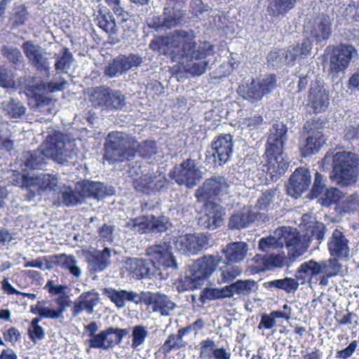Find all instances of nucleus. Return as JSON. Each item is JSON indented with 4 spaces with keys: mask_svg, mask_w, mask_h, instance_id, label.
<instances>
[{
    "mask_svg": "<svg viewBox=\"0 0 359 359\" xmlns=\"http://www.w3.org/2000/svg\"><path fill=\"white\" fill-rule=\"evenodd\" d=\"M77 151L74 140H67L63 134L55 131L46 137L40 149L29 153L25 165L31 169H41L47 158L63 164L73 159Z\"/></svg>",
    "mask_w": 359,
    "mask_h": 359,
    "instance_id": "obj_2",
    "label": "nucleus"
},
{
    "mask_svg": "<svg viewBox=\"0 0 359 359\" xmlns=\"http://www.w3.org/2000/svg\"><path fill=\"white\" fill-rule=\"evenodd\" d=\"M339 190L336 188L332 189L331 190H328L325 187V179L324 177L318 172L316 173L314 183L312 187L311 192L309 194V197L310 198H317L323 193H325L327 197L330 199V201H334L336 199L334 197H331L330 195L332 193L338 192Z\"/></svg>",
    "mask_w": 359,
    "mask_h": 359,
    "instance_id": "obj_41",
    "label": "nucleus"
},
{
    "mask_svg": "<svg viewBox=\"0 0 359 359\" xmlns=\"http://www.w3.org/2000/svg\"><path fill=\"white\" fill-rule=\"evenodd\" d=\"M256 262L259 263V270H265L271 267H282L287 264V258L284 255H257Z\"/></svg>",
    "mask_w": 359,
    "mask_h": 359,
    "instance_id": "obj_40",
    "label": "nucleus"
},
{
    "mask_svg": "<svg viewBox=\"0 0 359 359\" xmlns=\"http://www.w3.org/2000/svg\"><path fill=\"white\" fill-rule=\"evenodd\" d=\"M61 53L62 55L57 57L55 67L56 70L67 72L73 61V56L67 48H63Z\"/></svg>",
    "mask_w": 359,
    "mask_h": 359,
    "instance_id": "obj_54",
    "label": "nucleus"
},
{
    "mask_svg": "<svg viewBox=\"0 0 359 359\" xmlns=\"http://www.w3.org/2000/svg\"><path fill=\"white\" fill-rule=\"evenodd\" d=\"M137 148L139 154L145 158H150L157 154L155 142L147 140L139 144L128 135L114 131L107 136L104 157L110 163L128 161L135 156Z\"/></svg>",
    "mask_w": 359,
    "mask_h": 359,
    "instance_id": "obj_3",
    "label": "nucleus"
},
{
    "mask_svg": "<svg viewBox=\"0 0 359 359\" xmlns=\"http://www.w3.org/2000/svg\"><path fill=\"white\" fill-rule=\"evenodd\" d=\"M147 255L150 257L149 261L158 264L177 269V263L171 252V246L166 242H161L147 249Z\"/></svg>",
    "mask_w": 359,
    "mask_h": 359,
    "instance_id": "obj_22",
    "label": "nucleus"
},
{
    "mask_svg": "<svg viewBox=\"0 0 359 359\" xmlns=\"http://www.w3.org/2000/svg\"><path fill=\"white\" fill-rule=\"evenodd\" d=\"M170 177L178 184L192 188L203 178V172L195 160L187 158L170 171Z\"/></svg>",
    "mask_w": 359,
    "mask_h": 359,
    "instance_id": "obj_11",
    "label": "nucleus"
},
{
    "mask_svg": "<svg viewBox=\"0 0 359 359\" xmlns=\"http://www.w3.org/2000/svg\"><path fill=\"white\" fill-rule=\"evenodd\" d=\"M168 222L166 218H158L153 215H151V217H143L136 218L128 223V227L133 231L140 233H144L147 229H156L159 232H163L168 229Z\"/></svg>",
    "mask_w": 359,
    "mask_h": 359,
    "instance_id": "obj_27",
    "label": "nucleus"
},
{
    "mask_svg": "<svg viewBox=\"0 0 359 359\" xmlns=\"http://www.w3.org/2000/svg\"><path fill=\"white\" fill-rule=\"evenodd\" d=\"M126 269L135 278H151L158 273V268L155 263L147 259L128 258L125 262Z\"/></svg>",
    "mask_w": 359,
    "mask_h": 359,
    "instance_id": "obj_23",
    "label": "nucleus"
},
{
    "mask_svg": "<svg viewBox=\"0 0 359 359\" xmlns=\"http://www.w3.org/2000/svg\"><path fill=\"white\" fill-rule=\"evenodd\" d=\"M231 182L221 175H213L206 179L196 190L195 196L199 202L211 201L215 197H220L229 194Z\"/></svg>",
    "mask_w": 359,
    "mask_h": 359,
    "instance_id": "obj_10",
    "label": "nucleus"
},
{
    "mask_svg": "<svg viewBox=\"0 0 359 359\" xmlns=\"http://www.w3.org/2000/svg\"><path fill=\"white\" fill-rule=\"evenodd\" d=\"M283 246L287 248L288 259L292 262L302 256L308 249L307 243L301 241L297 229L290 226L280 227L273 234L259 241V249L264 252H270L272 250L282 248Z\"/></svg>",
    "mask_w": 359,
    "mask_h": 359,
    "instance_id": "obj_6",
    "label": "nucleus"
},
{
    "mask_svg": "<svg viewBox=\"0 0 359 359\" xmlns=\"http://www.w3.org/2000/svg\"><path fill=\"white\" fill-rule=\"evenodd\" d=\"M98 297L96 293L84 292L74 302V312H86L91 313L93 312V307L97 304Z\"/></svg>",
    "mask_w": 359,
    "mask_h": 359,
    "instance_id": "obj_38",
    "label": "nucleus"
},
{
    "mask_svg": "<svg viewBox=\"0 0 359 359\" xmlns=\"http://www.w3.org/2000/svg\"><path fill=\"white\" fill-rule=\"evenodd\" d=\"M178 251L185 255H196L208 245V239L203 234L186 233L177 236L174 241Z\"/></svg>",
    "mask_w": 359,
    "mask_h": 359,
    "instance_id": "obj_18",
    "label": "nucleus"
},
{
    "mask_svg": "<svg viewBox=\"0 0 359 359\" xmlns=\"http://www.w3.org/2000/svg\"><path fill=\"white\" fill-rule=\"evenodd\" d=\"M233 262H224L218 271V283L219 284L228 283L240 276L243 272L241 266L232 264Z\"/></svg>",
    "mask_w": 359,
    "mask_h": 359,
    "instance_id": "obj_39",
    "label": "nucleus"
},
{
    "mask_svg": "<svg viewBox=\"0 0 359 359\" xmlns=\"http://www.w3.org/2000/svg\"><path fill=\"white\" fill-rule=\"evenodd\" d=\"M11 131L10 124L0 121V149L11 151L13 148V142L11 140Z\"/></svg>",
    "mask_w": 359,
    "mask_h": 359,
    "instance_id": "obj_50",
    "label": "nucleus"
},
{
    "mask_svg": "<svg viewBox=\"0 0 359 359\" xmlns=\"http://www.w3.org/2000/svg\"><path fill=\"white\" fill-rule=\"evenodd\" d=\"M308 105L315 113L324 112L330 105V93L323 86L312 85L309 95Z\"/></svg>",
    "mask_w": 359,
    "mask_h": 359,
    "instance_id": "obj_30",
    "label": "nucleus"
},
{
    "mask_svg": "<svg viewBox=\"0 0 359 359\" xmlns=\"http://www.w3.org/2000/svg\"><path fill=\"white\" fill-rule=\"evenodd\" d=\"M332 19L326 13L316 15L304 25L305 33L317 43L327 41L332 34Z\"/></svg>",
    "mask_w": 359,
    "mask_h": 359,
    "instance_id": "obj_13",
    "label": "nucleus"
},
{
    "mask_svg": "<svg viewBox=\"0 0 359 359\" xmlns=\"http://www.w3.org/2000/svg\"><path fill=\"white\" fill-rule=\"evenodd\" d=\"M150 48L161 55H168L180 68L194 76L205 72L209 65L208 57L213 55L212 46L209 43L197 45L192 30H177L170 39L159 37L152 40Z\"/></svg>",
    "mask_w": 359,
    "mask_h": 359,
    "instance_id": "obj_1",
    "label": "nucleus"
},
{
    "mask_svg": "<svg viewBox=\"0 0 359 359\" xmlns=\"http://www.w3.org/2000/svg\"><path fill=\"white\" fill-rule=\"evenodd\" d=\"M128 332V329L113 327L107 328L88 340L90 347L103 350L111 348L120 344Z\"/></svg>",
    "mask_w": 359,
    "mask_h": 359,
    "instance_id": "obj_16",
    "label": "nucleus"
},
{
    "mask_svg": "<svg viewBox=\"0 0 359 359\" xmlns=\"http://www.w3.org/2000/svg\"><path fill=\"white\" fill-rule=\"evenodd\" d=\"M57 262L62 267L67 269L74 276L79 278L82 273V270L79 266V262L74 255L61 254L56 257Z\"/></svg>",
    "mask_w": 359,
    "mask_h": 359,
    "instance_id": "obj_43",
    "label": "nucleus"
},
{
    "mask_svg": "<svg viewBox=\"0 0 359 359\" xmlns=\"http://www.w3.org/2000/svg\"><path fill=\"white\" fill-rule=\"evenodd\" d=\"M126 72L119 55L114 58L104 69V74L109 77H117Z\"/></svg>",
    "mask_w": 359,
    "mask_h": 359,
    "instance_id": "obj_55",
    "label": "nucleus"
},
{
    "mask_svg": "<svg viewBox=\"0 0 359 359\" xmlns=\"http://www.w3.org/2000/svg\"><path fill=\"white\" fill-rule=\"evenodd\" d=\"M231 296L234 294L248 295L257 290V284L252 280H238L229 285Z\"/></svg>",
    "mask_w": 359,
    "mask_h": 359,
    "instance_id": "obj_45",
    "label": "nucleus"
},
{
    "mask_svg": "<svg viewBox=\"0 0 359 359\" xmlns=\"http://www.w3.org/2000/svg\"><path fill=\"white\" fill-rule=\"evenodd\" d=\"M248 245L245 242H233L228 244L224 249L225 259L229 262H239L247 256Z\"/></svg>",
    "mask_w": 359,
    "mask_h": 359,
    "instance_id": "obj_36",
    "label": "nucleus"
},
{
    "mask_svg": "<svg viewBox=\"0 0 359 359\" xmlns=\"http://www.w3.org/2000/svg\"><path fill=\"white\" fill-rule=\"evenodd\" d=\"M66 81H62L59 83L57 82H49L46 83H41L36 86H29V89H32L33 91L41 92L43 90L46 93H53L57 90H61L65 88L67 86ZM51 100L42 96L41 95H38L36 92H34V96L30 100L29 105L32 109H38L41 110L44 107H48L50 104Z\"/></svg>",
    "mask_w": 359,
    "mask_h": 359,
    "instance_id": "obj_24",
    "label": "nucleus"
},
{
    "mask_svg": "<svg viewBox=\"0 0 359 359\" xmlns=\"http://www.w3.org/2000/svg\"><path fill=\"white\" fill-rule=\"evenodd\" d=\"M297 0H268L267 14L276 19L283 18L293 9Z\"/></svg>",
    "mask_w": 359,
    "mask_h": 359,
    "instance_id": "obj_35",
    "label": "nucleus"
},
{
    "mask_svg": "<svg viewBox=\"0 0 359 359\" xmlns=\"http://www.w3.org/2000/svg\"><path fill=\"white\" fill-rule=\"evenodd\" d=\"M276 86L274 75L264 76L259 81L253 80L249 85L240 88L242 97L252 103L259 101Z\"/></svg>",
    "mask_w": 359,
    "mask_h": 359,
    "instance_id": "obj_15",
    "label": "nucleus"
},
{
    "mask_svg": "<svg viewBox=\"0 0 359 359\" xmlns=\"http://www.w3.org/2000/svg\"><path fill=\"white\" fill-rule=\"evenodd\" d=\"M23 52L29 62L36 69L46 77L50 76V61L48 53L39 44L27 41L22 45Z\"/></svg>",
    "mask_w": 359,
    "mask_h": 359,
    "instance_id": "obj_12",
    "label": "nucleus"
},
{
    "mask_svg": "<svg viewBox=\"0 0 359 359\" xmlns=\"http://www.w3.org/2000/svg\"><path fill=\"white\" fill-rule=\"evenodd\" d=\"M58 191L62 193L63 203L67 206L76 205L82 203L83 201V198L81 196L79 191V184H77L75 190H73L69 187H64L63 189L60 187Z\"/></svg>",
    "mask_w": 359,
    "mask_h": 359,
    "instance_id": "obj_48",
    "label": "nucleus"
},
{
    "mask_svg": "<svg viewBox=\"0 0 359 359\" xmlns=\"http://www.w3.org/2000/svg\"><path fill=\"white\" fill-rule=\"evenodd\" d=\"M276 189H269L258 198L256 208L259 210H268L273 208L276 201Z\"/></svg>",
    "mask_w": 359,
    "mask_h": 359,
    "instance_id": "obj_52",
    "label": "nucleus"
},
{
    "mask_svg": "<svg viewBox=\"0 0 359 359\" xmlns=\"http://www.w3.org/2000/svg\"><path fill=\"white\" fill-rule=\"evenodd\" d=\"M311 48L312 43L306 39L302 43L289 48L281 54L285 56V62L288 65H293L296 61L306 58L310 54Z\"/></svg>",
    "mask_w": 359,
    "mask_h": 359,
    "instance_id": "obj_33",
    "label": "nucleus"
},
{
    "mask_svg": "<svg viewBox=\"0 0 359 359\" xmlns=\"http://www.w3.org/2000/svg\"><path fill=\"white\" fill-rule=\"evenodd\" d=\"M206 296L208 298L219 299L231 297L230 292L229 285L225 287L218 289H210L206 292Z\"/></svg>",
    "mask_w": 359,
    "mask_h": 359,
    "instance_id": "obj_63",
    "label": "nucleus"
},
{
    "mask_svg": "<svg viewBox=\"0 0 359 359\" xmlns=\"http://www.w3.org/2000/svg\"><path fill=\"white\" fill-rule=\"evenodd\" d=\"M233 147L232 136L230 134L218 136L212 143V155L215 158V162H217L219 165L226 163L231 156Z\"/></svg>",
    "mask_w": 359,
    "mask_h": 359,
    "instance_id": "obj_28",
    "label": "nucleus"
},
{
    "mask_svg": "<svg viewBox=\"0 0 359 359\" xmlns=\"http://www.w3.org/2000/svg\"><path fill=\"white\" fill-rule=\"evenodd\" d=\"M28 12L25 5L18 4L11 14L10 20L13 26L23 25L28 20Z\"/></svg>",
    "mask_w": 359,
    "mask_h": 359,
    "instance_id": "obj_51",
    "label": "nucleus"
},
{
    "mask_svg": "<svg viewBox=\"0 0 359 359\" xmlns=\"http://www.w3.org/2000/svg\"><path fill=\"white\" fill-rule=\"evenodd\" d=\"M287 139V128L283 124L272 126L265 151L267 171L272 180H276L287 169L288 160L283 152Z\"/></svg>",
    "mask_w": 359,
    "mask_h": 359,
    "instance_id": "obj_5",
    "label": "nucleus"
},
{
    "mask_svg": "<svg viewBox=\"0 0 359 359\" xmlns=\"http://www.w3.org/2000/svg\"><path fill=\"white\" fill-rule=\"evenodd\" d=\"M93 98L95 104L109 111L121 109L126 104L125 95L121 91L105 88L97 89L93 95Z\"/></svg>",
    "mask_w": 359,
    "mask_h": 359,
    "instance_id": "obj_20",
    "label": "nucleus"
},
{
    "mask_svg": "<svg viewBox=\"0 0 359 359\" xmlns=\"http://www.w3.org/2000/svg\"><path fill=\"white\" fill-rule=\"evenodd\" d=\"M338 259V257H332L328 259L320 262L321 273L327 277H333L339 274L341 270V264Z\"/></svg>",
    "mask_w": 359,
    "mask_h": 359,
    "instance_id": "obj_49",
    "label": "nucleus"
},
{
    "mask_svg": "<svg viewBox=\"0 0 359 359\" xmlns=\"http://www.w3.org/2000/svg\"><path fill=\"white\" fill-rule=\"evenodd\" d=\"M357 346V341H353L346 348L338 351L336 353V358L340 359H347L348 358L351 357L353 355Z\"/></svg>",
    "mask_w": 359,
    "mask_h": 359,
    "instance_id": "obj_64",
    "label": "nucleus"
},
{
    "mask_svg": "<svg viewBox=\"0 0 359 359\" xmlns=\"http://www.w3.org/2000/svg\"><path fill=\"white\" fill-rule=\"evenodd\" d=\"M320 262L313 259L302 263L297 269V273L304 274L305 277L313 278L321 274Z\"/></svg>",
    "mask_w": 359,
    "mask_h": 359,
    "instance_id": "obj_53",
    "label": "nucleus"
},
{
    "mask_svg": "<svg viewBox=\"0 0 359 359\" xmlns=\"http://www.w3.org/2000/svg\"><path fill=\"white\" fill-rule=\"evenodd\" d=\"M359 177V159L350 151H338L333 156L332 178L336 184L348 187L355 184Z\"/></svg>",
    "mask_w": 359,
    "mask_h": 359,
    "instance_id": "obj_7",
    "label": "nucleus"
},
{
    "mask_svg": "<svg viewBox=\"0 0 359 359\" xmlns=\"http://www.w3.org/2000/svg\"><path fill=\"white\" fill-rule=\"evenodd\" d=\"M14 85L13 74L5 67H0V86L9 88L13 87Z\"/></svg>",
    "mask_w": 359,
    "mask_h": 359,
    "instance_id": "obj_62",
    "label": "nucleus"
},
{
    "mask_svg": "<svg viewBox=\"0 0 359 359\" xmlns=\"http://www.w3.org/2000/svg\"><path fill=\"white\" fill-rule=\"evenodd\" d=\"M103 294L118 308L126 306L127 302L135 304L144 303L149 312L168 314L169 311L176 307V304L168 296L158 292H141L137 293L132 290L106 287L103 289Z\"/></svg>",
    "mask_w": 359,
    "mask_h": 359,
    "instance_id": "obj_4",
    "label": "nucleus"
},
{
    "mask_svg": "<svg viewBox=\"0 0 359 359\" xmlns=\"http://www.w3.org/2000/svg\"><path fill=\"white\" fill-rule=\"evenodd\" d=\"M257 219V213L250 208H243L233 213L229 219L230 229H241L246 228Z\"/></svg>",
    "mask_w": 359,
    "mask_h": 359,
    "instance_id": "obj_34",
    "label": "nucleus"
},
{
    "mask_svg": "<svg viewBox=\"0 0 359 359\" xmlns=\"http://www.w3.org/2000/svg\"><path fill=\"white\" fill-rule=\"evenodd\" d=\"M119 57L126 72H128L133 68H137L141 66L143 62L142 57L138 54L130 53L128 55H120Z\"/></svg>",
    "mask_w": 359,
    "mask_h": 359,
    "instance_id": "obj_58",
    "label": "nucleus"
},
{
    "mask_svg": "<svg viewBox=\"0 0 359 359\" xmlns=\"http://www.w3.org/2000/svg\"><path fill=\"white\" fill-rule=\"evenodd\" d=\"M1 53L14 65L21 64L24 61L21 51L16 47L5 46L1 49Z\"/></svg>",
    "mask_w": 359,
    "mask_h": 359,
    "instance_id": "obj_57",
    "label": "nucleus"
},
{
    "mask_svg": "<svg viewBox=\"0 0 359 359\" xmlns=\"http://www.w3.org/2000/svg\"><path fill=\"white\" fill-rule=\"evenodd\" d=\"M40 318H36L32 320L31 326L28 330L30 338L33 341L42 339L44 337V332L41 326L38 325Z\"/></svg>",
    "mask_w": 359,
    "mask_h": 359,
    "instance_id": "obj_61",
    "label": "nucleus"
},
{
    "mask_svg": "<svg viewBox=\"0 0 359 359\" xmlns=\"http://www.w3.org/2000/svg\"><path fill=\"white\" fill-rule=\"evenodd\" d=\"M203 203L205 204V213L199 219L201 225L209 230H214L222 225L225 209L212 201Z\"/></svg>",
    "mask_w": 359,
    "mask_h": 359,
    "instance_id": "obj_21",
    "label": "nucleus"
},
{
    "mask_svg": "<svg viewBox=\"0 0 359 359\" xmlns=\"http://www.w3.org/2000/svg\"><path fill=\"white\" fill-rule=\"evenodd\" d=\"M311 184V175L308 169L299 168L295 170L289 180L287 190L289 194L297 198L307 190Z\"/></svg>",
    "mask_w": 359,
    "mask_h": 359,
    "instance_id": "obj_29",
    "label": "nucleus"
},
{
    "mask_svg": "<svg viewBox=\"0 0 359 359\" xmlns=\"http://www.w3.org/2000/svg\"><path fill=\"white\" fill-rule=\"evenodd\" d=\"M191 330V327H186L178 330L177 334H170L163 346L165 352H170L173 349H178L186 346L182 337Z\"/></svg>",
    "mask_w": 359,
    "mask_h": 359,
    "instance_id": "obj_42",
    "label": "nucleus"
},
{
    "mask_svg": "<svg viewBox=\"0 0 359 359\" xmlns=\"http://www.w3.org/2000/svg\"><path fill=\"white\" fill-rule=\"evenodd\" d=\"M184 15L180 9L165 7L163 13L149 18L147 25L156 32L166 31L180 25L184 20Z\"/></svg>",
    "mask_w": 359,
    "mask_h": 359,
    "instance_id": "obj_14",
    "label": "nucleus"
},
{
    "mask_svg": "<svg viewBox=\"0 0 359 359\" xmlns=\"http://www.w3.org/2000/svg\"><path fill=\"white\" fill-rule=\"evenodd\" d=\"M220 261V257L215 255H205L196 260L182 279V290H193L200 287L212 274Z\"/></svg>",
    "mask_w": 359,
    "mask_h": 359,
    "instance_id": "obj_8",
    "label": "nucleus"
},
{
    "mask_svg": "<svg viewBox=\"0 0 359 359\" xmlns=\"http://www.w3.org/2000/svg\"><path fill=\"white\" fill-rule=\"evenodd\" d=\"M79 184V191L83 199L93 198L100 200L107 195H111L113 190L107 188L102 183L90 181L83 182Z\"/></svg>",
    "mask_w": 359,
    "mask_h": 359,
    "instance_id": "obj_32",
    "label": "nucleus"
},
{
    "mask_svg": "<svg viewBox=\"0 0 359 359\" xmlns=\"http://www.w3.org/2000/svg\"><path fill=\"white\" fill-rule=\"evenodd\" d=\"M323 123L312 120L308 121L304 126L307 131L305 144L302 147V153L304 156L316 153L325 142V138L322 134Z\"/></svg>",
    "mask_w": 359,
    "mask_h": 359,
    "instance_id": "obj_17",
    "label": "nucleus"
},
{
    "mask_svg": "<svg viewBox=\"0 0 359 359\" xmlns=\"http://www.w3.org/2000/svg\"><path fill=\"white\" fill-rule=\"evenodd\" d=\"M3 107L7 115L11 118H20L26 113V107L18 100L13 97L2 103Z\"/></svg>",
    "mask_w": 359,
    "mask_h": 359,
    "instance_id": "obj_44",
    "label": "nucleus"
},
{
    "mask_svg": "<svg viewBox=\"0 0 359 359\" xmlns=\"http://www.w3.org/2000/svg\"><path fill=\"white\" fill-rule=\"evenodd\" d=\"M264 286L266 288L276 287L283 290L287 293H293L298 289L299 283L294 278H285L266 282L264 283Z\"/></svg>",
    "mask_w": 359,
    "mask_h": 359,
    "instance_id": "obj_47",
    "label": "nucleus"
},
{
    "mask_svg": "<svg viewBox=\"0 0 359 359\" xmlns=\"http://www.w3.org/2000/svg\"><path fill=\"white\" fill-rule=\"evenodd\" d=\"M325 230L326 226L325 224L320 222L314 224L313 226H309V229L305 231L306 233L304 236V238L299 235L302 241L305 242L309 245V243L312 239H316L318 241L319 243L324 239L325 236Z\"/></svg>",
    "mask_w": 359,
    "mask_h": 359,
    "instance_id": "obj_46",
    "label": "nucleus"
},
{
    "mask_svg": "<svg viewBox=\"0 0 359 359\" xmlns=\"http://www.w3.org/2000/svg\"><path fill=\"white\" fill-rule=\"evenodd\" d=\"M165 184V177L161 174L144 175L134 181L135 189L146 194L159 191Z\"/></svg>",
    "mask_w": 359,
    "mask_h": 359,
    "instance_id": "obj_31",
    "label": "nucleus"
},
{
    "mask_svg": "<svg viewBox=\"0 0 359 359\" xmlns=\"http://www.w3.org/2000/svg\"><path fill=\"white\" fill-rule=\"evenodd\" d=\"M148 335V331L144 326L136 325L133 328L132 332V344L131 346L133 348H136L138 346L142 345Z\"/></svg>",
    "mask_w": 359,
    "mask_h": 359,
    "instance_id": "obj_59",
    "label": "nucleus"
},
{
    "mask_svg": "<svg viewBox=\"0 0 359 359\" xmlns=\"http://www.w3.org/2000/svg\"><path fill=\"white\" fill-rule=\"evenodd\" d=\"M216 344L211 339H206L200 343L199 357L202 359H212Z\"/></svg>",
    "mask_w": 359,
    "mask_h": 359,
    "instance_id": "obj_60",
    "label": "nucleus"
},
{
    "mask_svg": "<svg viewBox=\"0 0 359 359\" xmlns=\"http://www.w3.org/2000/svg\"><path fill=\"white\" fill-rule=\"evenodd\" d=\"M97 25L107 33H116V26L114 18L109 13L97 17Z\"/></svg>",
    "mask_w": 359,
    "mask_h": 359,
    "instance_id": "obj_56",
    "label": "nucleus"
},
{
    "mask_svg": "<svg viewBox=\"0 0 359 359\" xmlns=\"http://www.w3.org/2000/svg\"><path fill=\"white\" fill-rule=\"evenodd\" d=\"M327 248L331 257L346 259L350 255L349 241L341 231L334 229L327 241Z\"/></svg>",
    "mask_w": 359,
    "mask_h": 359,
    "instance_id": "obj_25",
    "label": "nucleus"
},
{
    "mask_svg": "<svg viewBox=\"0 0 359 359\" xmlns=\"http://www.w3.org/2000/svg\"><path fill=\"white\" fill-rule=\"evenodd\" d=\"M110 257L111 250L109 248L95 252L88 258L90 269L94 272L104 271L110 264Z\"/></svg>",
    "mask_w": 359,
    "mask_h": 359,
    "instance_id": "obj_37",
    "label": "nucleus"
},
{
    "mask_svg": "<svg viewBox=\"0 0 359 359\" xmlns=\"http://www.w3.org/2000/svg\"><path fill=\"white\" fill-rule=\"evenodd\" d=\"M357 55V50L352 45L341 44L334 48L329 59L330 71L334 73L344 72Z\"/></svg>",
    "mask_w": 359,
    "mask_h": 359,
    "instance_id": "obj_19",
    "label": "nucleus"
},
{
    "mask_svg": "<svg viewBox=\"0 0 359 359\" xmlns=\"http://www.w3.org/2000/svg\"><path fill=\"white\" fill-rule=\"evenodd\" d=\"M21 186L26 189L36 188L37 191H56L60 189L57 178L55 175L49 174H41L36 176L24 175Z\"/></svg>",
    "mask_w": 359,
    "mask_h": 359,
    "instance_id": "obj_26",
    "label": "nucleus"
},
{
    "mask_svg": "<svg viewBox=\"0 0 359 359\" xmlns=\"http://www.w3.org/2000/svg\"><path fill=\"white\" fill-rule=\"evenodd\" d=\"M45 288L48 289L49 293L53 295H60L55 302L56 306H50L47 302H39L34 306H31L32 313L38 312V314H61L66 311V309L71 306V301L68 295L64 292L67 288L65 285H55L53 280H48Z\"/></svg>",
    "mask_w": 359,
    "mask_h": 359,
    "instance_id": "obj_9",
    "label": "nucleus"
}]
</instances>
